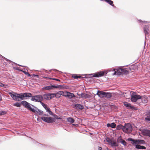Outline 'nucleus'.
<instances>
[{
    "label": "nucleus",
    "mask_w": 150,
    "mask_h": 150,
    "mask_svg": "<svg viewBox=\"0 0 150 150\" xmlns=\"http://www.w3.org/2000/svg\"><path fill=\"white\" fill-rule=\"evenodd\" d=\"M63 93L62 91H59L56 93H54V98L55 97L57 98H59L62 95Z\"/></svg>",
    "instance_id": "obj_16"
},
{
    "label": "nucleus",
    "mask_w": 150,
    "mask_h": 150,
    "mask_svg": "<svg viewBox=\"0 0 150 150\" xmlns=\"http://www.w3.org/2000/svg\"><path fill=\"white\" fill-rule=\"evenodd\" d=\"M149 113L148 114V115H150V112H149ZM146 120H148L149 121H150V117H149L147 116V117L145 118Z\"/></svg>",
    "instance_id": "obj_35"
},
{
    "label": "nucleus",
    "mask_w": 150,
    "mask_h": 150,
    "mask_svg": "<svg viewBox=\"0 0 150 150\" xmlns=\"http://www.w3.org/2000/svg\"><path fill=\"white\" fill-rule=\"evenodd\" d=\"M133 145L135 146V148L137 149H146V148L145 146H143L140 145L139 144H135Z\"/></svg>",
    "instance_id": "obj_18"
},
{
    "label": "nucleus",
    "mask_w": 150,
    "mask_h": 150,
    "mask_svg": "<svg viewBox=\"0 0 150 150\" xmlns=\"http://www.w3.org/2000/svg\"><path fill=\"white\" fill-rule=\"evenodd\" d=\"M131 101L133 102H135L137 100L141 99L142 96L140 95H137V93L135 92H133L131 93Z\"/></svg>",
    "instance_id": "obj_5"
},
{
    "label": "nucleus",
    "mask_w": 150,
    "mask_h": 150,
    "mask_svg": "<svg viewBox=\"0 0 150 150\" xmlns=\"http://www.w3.org/2000/svg\"><path fill=\"white\" fill-rule=\"evenodd\" d=\"M55 118L57 119H60V118L57 115H56L55 116Z\"/></svg>",
    "instance_id": "obj_38"
},
{
    "label": "nucleus",
    "mask_w": 150,
    "mask_h": 150,
    "mask_svg": "<svg viewBox=\"0 0 150 150\" xmlns=\"http://www.w3.org/2000/svg\"><path fill=\"white\" fill-rule=\"evenodd\" d=\"M67 97L69 99H71L73 97H75V96L73 93H70L69 92L68 94H67Z\"/></svg>",
    "instance_id": "obj_22"
},
{
    "label": "nucleus",
    "mask_w": 150,
    "mask_h": 150,
    "mask_svg": "<svg viewBox=\"0 0 150 150\" xmlns=\"http://www.w3.org/2000/svg\"><path fill=\"white\" fill-rule=\"evenodd\" d=\"M141 99L142 102L143 103H146L148 101L147 98L146 96H144L142 97Z\"/></svg>",
    "instance_id": "obj_20"
},
{
    "label": "nucleus",
    "mask_w": 150,
    "mask_h": 150,
    "mask_svg": "<svg viewBox=\"0 0 150 150\" xmlns=\"http://www.w3.org/2000/svg\"><path fill=\"white\" fill-rule=\"evenodd\" d=\"M59 72H60V73H62L61 71H59Z\"/></svg>",
    "instance_id": "obj_50"
},
{
    "label": "nucleus",
    "mask_w": 150,
    "mask_h": 150,
    "mask_svg": "<svg viewBox=\"0 0 150 150\" xmlns=\"http://www.w3.org/2000/svg\"><path fill=\"white\" fill-rule=\"evenodd\" d=\"M119 141L120 143L122 144L125 146L127 144V142L125 140L121 139H119Z\"/></svg>",
    "instance_id": "obj_23"
},
{
    "label": "nucleus",
    "mask_w": 150,
    "mask_h": 150,
    "mask_svg": "<svg viewBox=\"0 0 150 150\" xmlns=\"http://www.w3.org/2000/svg\"><path fill=\"white\" fill-rule=\"evenodd\" d=\"M142 132L144 136L150 137V130L148 129H143L142 130Z\"/></svg>",
    "instance_id": "obj_12"
},
{
    "label": "nucleus",
    "mask_w": 150,
    "mask_h": 150,
    "mask_svg": "<svg viewBox=\"0 0 150 150\" xmlns=\"http://www.w3.org/2000/svg\"><path fill=\"white\" fill-rule=\"evenodd\" d=\"M54 94L53 93H46L43 95V99L46 100H50L51 99L54 98Z\"/></svg>",
    "instance_id": "obj_9"
},
{
    "label": "nucleus",
    "mask_w": 150,
    "mask_h": 150,
    "mask_svg": "<svg viewBox=\"0 0 150 150\" xmlns=\"http://www.w3.org/2000/svg\"><path fill=\"white\" fill-rule=\"evenodd\" d=\"M68 92H67L66 91H64V92L63 91V93L62 95L64 96L67 97V94H68Z\"/></svg>",
    "instance_id": "obj_33"
},
{
    "label": "nucleus",
    "mask_w": 150,
    "mask_h": 150,
    "mask_svg": "<svg viewBox=\"0 0 150 150\" xmlns=\"http://www.w3.org/2000/svg\"><path fill=\"white\" fill-rule=\"evenodd\" d=\"M6 113V112L5 111H0V115H4Z\"/></svg>",
    "instance_id": "obj_36"
},
{
    "label": "nucleus",
    "mask_w": 150,
    "mask_h": 150,
    "mask_svg": "<svg viewBox=\"0 0 150 150\" xmlns=\"http://www.w3.org/2000/svg\"><path fill=\"white\" fill-rule=\"evenodd\" d=\"M6 85L3 84L1 83L0 82V86L3 87L4 88L6 87Z\"/></svg>",
    "instance_id": "obj_37"
},
{
    "label": "nucleus",
    "mask_w": 150,
    "mask_h": 150,
    "mask_svg": "<svg viewBox=\"0 0 150 150\" xmlns=\"http://www.w3.org/2000/svg\"><path fill=\"white\" fill-rule=\"evenodd\" d=\"M122 72L119 69V68L117 70V71H115L114 73L113 74V75H120L122 74Z\"/></svg>",
    "instance_id": "obj_21"
},
{
    "label": "nucleus",
    "mask_w": 150,
    "mask_h": 150,
    "mask_svg": "<svg viewBox=\"0 0 150 150\" xmlns=\"http://www.w3.org/2000/svg\"><path fill=\"white\" fill-rule=\"evenodd\" d=\"M21 105V103H14L13 104V105L14 106H16L17 107H20Z\"/></svg>",
    "instance_id": "obj_34"
},
{
    "label": "nucleus",
    "mask_w": 150,
    "mask_h": 150,
    "mask_svg": "<svg viewBox=\"0 0 150 150\" xmlns=\"http://www.w3.org/2000/svg\"><path fill=\"white\" fill-rule=\"evenodd\" d=\"M72 125H74V124H72Z\"/></svg>",
    "instance_id": "obj_52"
},
{
    "label": "nucleus",
    "mask_w": 150,
    "mask_h": 150,
    "mask_svg": "<svg viewBox=\"0 0 150 150\" xmlns=\"http://www.w3.org/2000/svg\"><path fill=\"white\" fill-rule=\"evenodd\" d=\"M72 77H73L75 79H77L79 78H81V76H78L77 75H73L72 76Z\"/></svg>",
    "instance_id": "obj_32"
},
{
    "label": "nucleus",
    "mask_w": 150,
    "mask_h": 150,
    "mask_svg": "<svg viewBox=\"0 0 150 150\" xmlns=\"http://www.w3.org/2000/svg\"><path fill=\"white\" fill-rule=\"evenodd\" d=\"M37 112H35V114H38L39 115H42L43 114V112L42 110L38 109L37 108Z\"/></svg>",
    "instance_id": "obj_29"
},
{
    "label": "nucleus",
    "mask_w": 150,
    "mask_h": 150,
    "mask_svg": "<svg viewBox=\"0 0 150 150\" xmlns=\"http://www.w3.org/2000/svg\"><path fill=\"white\" fill-rule=\"evenodd\" d=\"M105 1L108 3L111 6H114V4H113V1L111 0H104Z\"/></svg>",
    "instance_id": "obj_28"
},
{
    "label": "nucleus",
    "mask_w": 150,
    "mask_h": 150,
    "mask_svg": "<svg viewBox=\"0 0 150 150\" xmlns=\"http://www.w3.org/2000/svg\"><path fill=\"white\" fill-rule=\"evenodd\" d=\"M0 56H1L5 60H6L7 61H9L8 59H7V58L1 56L0 54Z\"/></svg>",
    "instance_id": "obj_39"
},
{
    "label": "nucleus",
    "mask_w": 150,
    "mask_h": 150,
    "mask_svg": "<svg viewBox=\"0 0 150 150\" xmlns=\"http://www.w3.org/2000/svg\"><path fill=\"white\" fill-rule=\"evenodd\" d=\"M38 144H39L40 145H42V144H40L39 143H38Z\"/></svg>",
    "instance_id": "obj_48"
},
{
    "label": "nucleus",
    "mask_w": 150,
    "mask_h": 150,
    "mask_svg": "<svg viewBox=\"0 0 150 150\" xmlns=\"http://www.w3.org/2000/svg\"><path fill=\"white\" fill-rule=\"evenodd\" d=\"M29 110L35 113V112H37V108L33 105L30 106L29 103Z\"/></svg>",
    "instance_id": "obj_14"
},
{
    "label": "nucleus",
    "mask_w": 150,
    "mask_h": 150,
    "mask_svg": "<svg viewBox=\"0 0 150 150\" xmlns=\"http://www.w3.org/2000/svg\"><path fill=\"white\" fill-rule=\"evenodd\" d=\"M98 150H101L102 149V148L101 147L98 146Z\"/></svg>",
    "instance_id": "obj_43"
},
{
    "label": "nucleus",
    "mask_w": 150,
    "mask_h": 150,
    "mask_svg": "<svg viewBox=\"0 0 150 150\" xmlns=\"http://www.w3.org/2000/svg\"><path fill=\"white\" fill-rule=\"evenodd\" d=\"M29 140H33V141H34L33 139H32V138L30 137H29Z\"/></svg>",
    "instance_id": "obj_44"
},
{
    "label": "nucleus",
    "mask_w": 150,
    "mask_h": 150,
    "mask_svg": "<svg viewBox=\"0 0 150 150\" xmlns=\"http://www.w3.org/2000/svg\"><path fill=\"white\" fill-rule=\"evenodd\" d=\"M127 140L129 141H131V143L133 145L143 144L146 143L145 141L142 139H134L131 138H129Z\"/></svg>",
    "instance_id": "obj_2"
},
{
    "label": "nucleus",
    "mask_w": 150,
    "mask_h": 150,
    "mask_svg": "<svg viewBox=\"0 0 150 150\" xmlns=\"http://www.w3.org/2000/svg\"><path fill=\"white\" fill-rule=\"evenodd\" d=\"M123 127V131L125 132L130 133L132 131V127L130 123L125 124Z\"/></svg>",
    "instance_id": "obj_4"
},
{
    "label": "nucleus",
    "mask_w": 150,
    "mask_h": 150,
    "mask_svg": "<svg viewBox=\"0 0 150 150\" xmlns=\"http://www.w3.org/2000/svg\"><path fill=\"white\" fill-rule=\"evenodd\" d=\"M124 105L127 107L128 109H132V110H137V108L134 106H132L129 103L125 102L123 103Z\"/></svg>",
    "instance_id": "obj_11"
},
{
    "label": "nucleus",
    "mask_w": 150,
    "mask_h": 150,
    "mask_svg": "<svg viewBox=\"0 0 150 150\" xmlns=\"http://www.w3.org/2000/svg\"><path fill=\"white\" fill-rule=\"evenodd\" d=\"M67 121L71 123H73L74 122V120L71 117H68L67 118Z\"/></svg>",
    "instance_id": "obj_26"
},
{
    "label": "nucleus",
    "mask_w": 150,
    "mask_h": 150,
    "mask_svg": "<svg viewBox=\"0 0 150 150\" xmlns=\"http://www.w3.org/2000/svg\"><path fill=\"white\" fill-rule=\"evenodd\" d=\"M107 142L109 143L110 145L112 146H118V144L114 141L109 139L107 140Z\"/></svg>",
    "instance_id": "obj_13"
},
{
    "label": "nucleus",
    "mask_w": 150,
    "mask_h": 150,
    "mask_svg": "<svg viewBox=\"0 0 150 150\" xmlns=\"http://www.w3.org/2000/svg\"><path fill=\"white\" fill-rule=\"evenodd\" d=\"M31 100L33 101L40 102L41 103L43 100V96L40 95H37L32 97Z\"/></svg>",
    "instance_id": "obj_6"
},
{
    "label": "nucleus",
    "mask_w": 150,
    "mask_h": 150,
    "mask_svg": "<svg viewBox=\"0 0 150 150\" xmlns=\"http://www.w3.org/2000/svg\"><path fill=\"white\" fill-rule=\"evenodd\" d=\"M57 88L58 87L57 86L54 85H52L45 86V87L44 88L45 90H48L52 89L53 88Z\"/></svg>",
    "instance_id": "obj_19"
},
{
    "label": "nucleus",
    "mask_w": 150,
    "mask_h": 150,
    "mask_svg": "<svg viewBox=\"0 0 150 150\" xmlns=\"http://www.w3.org/2000/svg\"><path fill=\"white\" fill-rule=\"evenodd\" d=\"M116 126V124L114 122L110 124V127L112 128H115Z\"/></svg>",
    "instance_id": "obj_31"
},
{
    "label": "nucleus",
    "mask_w": 150,
    "mask_h": 150,
    "mask_svg": "<svg viewBox=\"0 0 150 150\" xmlns=\"http://www.w3.org/2000/svg\"><path fill=\"white\" fill-rule=\"evenodd\" d=\"M9 94L14 100L18 101H20L23 99H25V98L28 97L27 93H21L20 94L16 93L14 94L12 93L9 92Z\"/></svg>",
    "instance_id": "obj_1"
},
{
    "label": "nucleus",
    "mask_w": 150,
    "mask_h": 150,
    "mask_svg": "<svg viewBox=\"0 0 150 150\" xmlns=\"http://www.w3.org/2000/svg\"><path fill=\"white\" fill-rule=\"evenodd\" d=\"M138 21L139 23H140L144 25H145V26L144 28V33L145 35L148 34V30L149 27L146 25L148 22L145 21H142L141 19L139 20Z\"/></svg>",
    "instance_id": "obj_8"
},
{
    "label": "nucleus",
    "mask_w": 150,
    "mask_h": 150,
    "mask_svg": "<svg viewBox=\"0 0 150 150\" xmlns=\"http://www.w3.org/2000/svg\"><path fill=\"white\" fill-rule=\"evenodd\" d=\"M53 79V80H55L56 81H60V80H59V79H57L54 78V79Z\"/></svg>",
    "instance_id": "obj_40"
},
{
    "label": "nucleus",
    "mask_w": 150,
    "mask_h": 150,
    "mask_svg": "<svg viewBox=\"0 0 150 150\" xmlns=\"http://www.w3.org/2000/svg\"><path fill=\"white\" fill-rule=\"evenodd\" d=\"M74 106L75 108L77 109H80L81 110L84 108V107L83 105L80 104H75Z\"/></svg>",
    "instance_id": "obj_17"
},
{
    "label": "nucleus",
    "mask_w": 150,
    "mask_h": 150,
    "mask_svg": "<svg viewBox=\"0 0 150 150\" xmlns=\"http://www.w3.org/2000/svg\"><path fill=\"white\" fill-rule=\"evenodd\" d=\"M32 96L31 94L30 93H29V97L30 96Z\"/></svg>",
    "instance_id": "obj_46"
},
{
    "label": "nucleus",
    "mask_w": 150,
    "mask_h": 150,
    "mask_svg": "<svg viewBox=\"0 0 150 150\" xmlns=\"http://www.w3.org/2000/svg\"><path fill=\"white\" fill-rule=\"evenodd\" d=\"M107 127H110V124L108 123L107 124Z\"/></svg>",
    "instance_id": "obj_42"
},
{
    "label": "nucleus",
    "mask_w": 150,
    "mask_h": 150,
    "mask_svg": "<svg viewBox=\"0 0 150 150\" xmlns=\"http://www.w3.org/2000/svg\"><path fill=\"white\" fill-rule=\"evenodd\" d=\"M104 72L103 71H100L99 72H96V73L90 74V75H92L91 77H99L102 76L104 75Z\"/></svg>",
    "instance_id": "obj_10"
},
{
    "label": "nucleus",
    "mask_w": 150,
    "mask_h": 150,
    "mask_svg": "<svg viewBox=\"0 0 150 150\" xmlns=\"http://www.w3.org/2000/svg\"><path fill=\"white\" fill-rule=\"evenodd\" d=\"M21 105L22 104L23 105L26 107L27 108H28V103L25 101H23L21 102Z\"/></svg>",
    "instance_id": "obj_27"
},
{
    "label": "nucleus",
    "mask_w": 150,
    "mask_h": 150,
    "mask_svg": "<svg viewBox=\"0 0 150 150\" xmlns=\"http://www.w3.org/2000/svg\"><path fill=\"white\" fill-rule=\"evenodd\" d=\"M96 94L99 97L100 96V95H102V97H105L106 98H110L112 97V94L111 93L106 92L103 91H98Z\"/></svg>",
    "instance_id": "obj_3"
},
{
    "label": "nucleus",
    "mask_w": 150,
    "mask_h": 150,
    "mask_svg": "<svg viewBox=\"0 0 150 150\" xmlns=\"http://www.w3.org/2000/svg\"><path fill=\"white\" fill-rule=\"evenodd\" d=\"M123 126L121 125H117L116 127V129L117 130H120V129H122L123 130Z\"/></svg>",
    "instance_id": "obj_30"
},
{
    "label": "nucleus",
    "mask_w": 150,
    "mask_h": 150,
    "mask_svg": "<svg viewBox=\"0 0 150 150\" xmlns=\"http://www.w3.org/2000/svg\"><path fill=\"white\" fill-rule=\"evenodd\" d=\"M119 69L122 72V73H123L124 74H127L128 72V71L125 69H122L120 68Z\"/></svg>",
    "instance_id": "obj_25"
},
{
    "label": "nucleus",
    "mask_w": 150,
    "mask_h": 150,
    "mask_svg": "<svg viewBox=\"0 0 150 150\" xmlns=\"http://www.w3.org/2000/svg\"><path fill=\"white\" fill-rule=\"evenodd\" d=\"M24 72V73L25 74H26V75H27H27H28V72H25V71Z\"/></svg>",
    "instance_id": "obj_45"
},
{
    "label": "nucleus",
    "mask_w": 150,
    "mask_h": 150,
    "mask_svg": "<svg viewBox=\"0 0 150 150\" xmlns=\"http://www.w3.org/2000/svg\"><path fill=\"white\" fill-rule=\"evenodd\" d=\"M42 115V116H42L45 117V116H48V115H47L45 114H43V113Z\"/></svg>",
    "instance_id": "obj_41"
},
{
    "label": "nucleus",
    "mask_w": 150,
    "mask_h": 150,
    "mask_svg": "<svg viewBox=\"0 0 150 150\" xmlns=\"http://www.w3.org/2000/svg\"><path fill=\"white\" fill-rule=\"evenodd\" d=\"M29 76H30V74H29Z\"/></svg>",
    "instance_id": "obj_49"
},
{
    "label": "nucleus",
    "mask_w": 150,
    "mask_h": 150,
    "mask_svg": "<svg viewBox=\"0 0 150 150\" xmlns=\"http://www.w3.org/2000/svg\"><path fill=\"white\" fill-rule=\"evenodd\" d=\"M41 119L44 121L48 123H51L55 121V119L50 117L42 116Z\"/></svg>",
    "instance_id": "obj_7"
},
{
    "label": "nucleus",
    "mask_w": 150,
    "mask_h": 150,
    "mask_svg": "<svg viewBox=\"0 0 150 150\" xmlns=\"http://www.w3.org/2000/svg\"><path fill=\"white\" fill-rule=\"evenodd\" d=\"M41 104L42 105V106L44 108H45V109L46 110V111L49 112L50 114H52V112L50 110L49 108L47 107L45 104L43 102H41Z\"/></svg>",
    "instance_id": "obj_15"
},
{
    "label": "nucleus",
    "mask_w": 150,
    "mask_h": 150,
    "mask_svg": "<svg viewBox=\"0 0 150 150\" xmlns=\"http://www.w3.org/2000/svg\"><path fill=\"white\" fill-rule=\"evenodd\" d=\"M81 98H88V95L86 93H81Z\"/></svg>",
    "instance_id": "obj_24"
},
{
    "label": "nucleus",
    "mask_w": 150,
    "mask_h": 150,
    "mask_svg": "<svg viewBox=\"0 0 150 150\" xmlns=\"http://www.w3.org/2000/svg\"><path fill=\"white\" fill-rule=\"evenodd\" d=\"M33 75L35 76H39L38 75H35V74H33Z\"/></svg>",
    "instance_id": "obj_47"
},
{
    "label": "nucleus",
    "mask_w": 150,
    "mask_h": 150,
    "mask_svg": "<svg viewBox=\"0 0 150 150\" xmlns=\"http://www.w3.org/2000/svg\"><path fill=\"white\" fill-rule=\"evenodd\" d=\"M54 70L55 71H57L56 69H55Z\"/></svg>",
    "instance_id": "obj_51"
}]
</instances>
